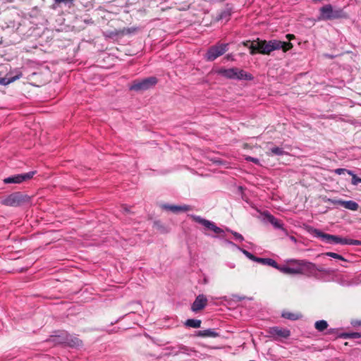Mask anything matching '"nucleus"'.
<instances>
[{"mask_svg":"<svg viewBox=\"0 0 361 361\" xmlns=\"http://www.w3.org/2000/svg\"><path fill=\"white\" fill-rule=\"evenodd\" d=\"M293 44L290 42H282L280 40L272 39L269 41L260 40L259 38L253 41L250 47V53L254 55L258 51L262 54H270L275 50L282 49L284 52L290 49Z\"/></svg>","mask_w":361,"mask_h":361,"instance_id":"f257e3e1","label":"nucleus"},{"mask_svg":"<svg viewBox=\"0 0 361 361\" xmlns=\"http://www.w3.org/2000/svg\"><path fill=\"white\" fill-rule=\"evenodd\" d=\"M348 14L343 8H334L331 4H326L319 8L318 20H333L338 19H345Z\"/></svg>","mask_w":361,"mask_h":361,"instance_id":"f03ea898","label":"nucleus"},{"mask_svg":"<svg viewBox=\"0 0 361 361\" xmlns=\"http://www.w3.org/2000/svg\"><path fill=\"white\" fill-rule=\"evenodd\" d=\"M310 233L316 238H320L322 241L329 244L351 245V240L341 238L338 235L325 233L317 228H310Z\"/></svg>","mask_w":361,"mask_h":361,"instance_id":"7ed1b4c3","label":"nucleus"},{"mask_svg":"<svg viewBox=\"0 0 361 361\" xmlns=\"http://www.w3.org/2000/svg\"><path fill=\"white\" fill-rule=\"evenodd\" d=\"M287 264L291 269L298 271L296 274H311L313 270L315 269L314 264L305 260L291 259L287 261Z\"/></svg>","mask_w":361,"mask_h":361,"instance_id":"20e7f679","label":"nucleus"},{"mask_svg":"<svg viewBox=\"0 0 361 361\" xmlns=\"http://www.w3.org/2000/svg\"><path fill=\"white\" fill-rule=\"evenodd\" d=\"M156 77L152 76L142 80H135L129 87V90L135 92H142L153 87L157 83Z\"/></svg>","mask_w":361,"mask_h":361,"instance_id":"39448f33","label":"nucleus"},{"mask_svg":"<svg viewBox=\"0 0 361 361\" xmlns=\"http://www.w3.org/2000/svg\"><path fill=\"white\" fill-rule=\"evenodd\" d=\"M217 73L228 79L250 80L252 78L251 75L237 68H220L217 71Z\"/></svg>","mask_w":361,"mask_h":361,"instance_id":"423d86ee","label":"nucleus"},{"mask_svg":"<svg viewBox=\"0 0 361 361\" xmlns=\"http://www.w3.org/2000/svg\"><path fill=\"white\" fill-rule=\"evenodd\" d=\"M228 49V44H220L218 43L214 46H212L207 50L205 54V59L208 61H213L219 56H222Z\"/></svg>","mask_w":361,"mask_h":361,"instance_id":"0eeeda50","label":"nucleus"},{"mask_svg":"<svg viewBox=\"0 0 361 361\" xmlns=\"http://www.w3.org/2000/svg\"><path fill=\"white\" fill-rule=\"evenodd\" d=\"M29 197L23 195L20 192H13L4 199L1 202L2 204L9 207H18L27 202Z\"/></svg>","mask_w":361,"mask_h":361,"instance_id":"6e6552de","label":"nucleus"},{"mask_svg":"<svg viewBox=\"0 0 361 361\" xmlns=\"http://www.w3.org/2000/svg\"><path fill=\"white\" fill-rule=\"evenodd\" d=\"M36 171H30L28 173L17 174L14 176H9L6 178L4 180V183L6 184L10 183H21L25 180L31 179L33 176L35 174Z\"/></svg>","mask_w":361,"mask_h":361,"instance_id":"1a4fd4ad","label":"nucleus"},{"mask_svg":"<svg viewBox=\"0 0 361 361\" xmlns=\"http://www.w3.org/2000/svg\"><path fill=\"white\" fill-rule=\"evenodd\" d=\"M190 217L195 222L204 226L208 230L213 231L216 234H220L223 232V230L221 228L216 226L214 224V223H213L209 220H207L205 219H203L200 216L192 214V215H190Z\"/></svg>","mask_w":361,"mask_h":361,"instance_id":"9d476101","label":"nucleus"},{"mask_svg":"<svg viewBox=\"0 0 361 361\" xmlns=\"http://www.w3.org/2000/svg\"><path fill=\"white\" fill-rule=\"evenodd\" d=\"M160 207L162 209L170 211L174 214H178L180 212H184L189 210H191V207L189 205L183 204V205H172L169 204H160Z\"/></svg>","mask_w":361,"mask_h":361,"instance_id":"9b49d317","label":"nucleus"},{"mask_svg":"<svg viewBox=\"0 0 361 361\" xmlns=\"http://www.w3.org/2000/svg\"><path fill=\"white\" fill-rule=\"evenodd\" d=\"M269 334L275 339L278 338H287L290 336V331L287 329H283L278 326H274L270 328Z\"/></svg>","mask_w":361,"mask_h":361,"instance_id":"f8f14e48","label":"nucleus"},{"mask_svg":"<svg viewBox=\"0 0 361 361\" xmlns=\"http://www.w3.org/2000/svg\"><path fill=\"white\" fill-rule=\"evenodd\" d=\"M207 303V299L203 294L197 295L193 302L191 309L193 312H198L205 307Z\"/></svg>","mask_w":361,"mask_h":361,"instance_id":"ddd939ff","label":"nucleus"},{"mask_svg":"<svg viewBox=\"0 0 361 361\" xmlns=\"http://www.w3.org/2000/svg\"><path fill=\"white\" fill-rule=\"evenodd\" d=\"M263 216L264 221L270 223L276 228L283 230L282 221L276 219L268 212H264Z\"/></svg>","mask_w":361,"mask_h":361,"instance_id":"4468645a","label":"nucleus"},{"mask_svg":"<svg viewBox=\"0 0 361 361\" xmlns=\"http://www.w3.org/2000/svg\"><path fill=\"white\" fill-rule=\"evenodd\" d=\"M332 202L334 204H337L343 207V208L351 210V211H357L359 208L358 204L356 202L353 201V200L345 201V200H338L332 201Z\"/></svg>","mask_w":361,"mask_h":361,"instance_id":"2eb2a0df","label":"nucleus"},{"mask_svg":"<svg viewBox=\"0 0 361 361\" xmlns=\"http://www.w3.org/2000/svg\"><path fill=\"white\" fill-rule=\"evenodd\" d=\"M65 345L70 348H78L82 345V341L78 336L68 334Z\"/></svg>","mask_w":361,"mask_h":361,"instance_id":"dca6fc26","label":"nucleus"},{"mask_svg":"<svg viewBox=\"0 0 361 361\" xmlns=\"http://www.w3.org/2000/svg\"><path fill=\"white\" fill-rule=\"evenodd\" d=\"M195 336L199 337H209V338H215L219 336V334L216 333L212 329H208L205 330H200L195 332Z\"/></svg>","mask_w":361,"mask_h":361,"instance_id":"f3484780","label":"nucleus"},{"mask_svg":"<svg viewBox=\"0 0 361 361\" xmlns=\"http://www.w3.org/2000/svg\"><path fill=\"white\" fill-rule=\"evenodd\" d=\"M267 156H283L287 154L282 147L273 146L266 152Z\"/></svg>","mask_w":361,"mask_h":361,"instance_id":"a211bd4d","label":"nucleus"},{"mask_svg":"<svg viewBox=\"0 0 361 361\" xmlns=\"http://www.w3.org/2000/svg\"><path fill=\"white\" fill-rule=\"evenodd\" d=\"M22 76L21 73H18L14 76H8L1 78L0 77V85H6L10 84L11 82H14L15 80L19 79Z\"/></svg>","mask_w":361,"mask_h":361,"instance_id":"6ab92c4d","label":"nucleus"},{"mask_svg":"<svg viewBox=\"0 0 361 361\" xmlns=\"http://www.w3.org/2000/svg\"><path fill=\"white\" fill-rule=\"evenodd\" d=\"M256 262H259L260 264H262L264 265H267V266H270V267H274L276 269L278 267L277 262L275 260H274L273 259H271V258H260V257H257V259H256Z\"/></svg>","mask_w":361,"mask_h":361,"instance_id":"aec40b11","label":"nucleus"},{"mask_svg":"<svg viewBox=\"0 0 361 361\" xmlns=\"http://www.w3.org/2000/svg\"><path fill=\"white\" fill-rule=\"evenodd\" d=\"M276 269L279 270L281 272H282L285 274H289V275L296 274V273L298 272L297 270L291 269L290 267L288 265V264L287 265H283V266L278 264Z\"/></svg>","mask_w":361,"mask_h":361,"instance_id":"412c9836","label":"nucleus"},{"mask_svg":"<svg viewBox=\"0 0 361 361\" xmlns=\"http://www.w3.org/2000/svg\"><path fill=\"white\" fill-rule=\"evenodd\" d=\"M67 335V332H61L60 334L53 336L52 340L56 343L66 345Z\"/></svg>","mask_w":361,"mask_h":361,"instance_id":"4be33fe9","label":"nucleus"},{"mask_svg":"<svg viewBox=\"0 0 361 361\" xmlns=\"http://www.w3.org/2000/svg\"><path fill=\"white\" fill-rule=\"evenodd\" d=\"M201 320L195 319H187L185 322V325L188 327L192 328H200L201 325Z\"/></svg>","mask_w":361,"mask_h":361,"instance_id":"5701e85b","label":"nucleus"},{"mask_svg":"<svg viewBox=\"0 0 361 361\" xmlns=\"http://www.w3.org/2000/svg\"><path fill=\"white\" fill-rule=\"evenodd\" d=\"M315 329L319 331H323L328 327V323L325 320H319L314 324Z\"/></svg>","mask_w":361,"mask_h":361,"instance_id":"b1692460","label":"nucleus"},{"mask_svg":"<svg viewBox=\"0 0 361 361\" xmlns=\"http://www.w3.org/2000/svg\"><path fill=\"white\" fill-rule=\"evenodd\" d=\"M282 317L285 319L295 321L300 319L301 315L299 314H295L289 312H284L282 313Z\"/></svg>","mask_w":361,"mask_h":361,"instance_id":"393cba45","label":"nucleus"},{"mask_svg":"<svg viewBox=\"0 0 361 361\" xmlns=\"http://www.w3.org/2000/svg\"><path fill=\"white\" fill-rule=\"evenodd\" d=\"M339 337L348 339V338H361V333L353 332V333H343L340 334Z\"/></svg>","mask_w":361,"mask_h":361,"instance_id":"a878e982","label":"nucleus"},{"mask_svg":"<svg viewBox=\"0 0 361 361\" xmlns=\"http://www.w3.org/2000/svg\"><path fill=\"white\" fill-rule=\"evenodd\" d=\"M178 349H179L180 353H183L188 355H190V352H195L193 349L183 344L178 345Z\"/></svg>","mask_w":361,"mask_h":361,"instance_id":"bb28decb","label":"nucleus"},{"mask_svg":"<svg viewBox=\"0 0 361 361\" xmlns=\"http://www.w3.org/2000/svg\"><path fill=\"white\" fill-rule=\"evenodd\" d=\"M348 174L352 176V184L354 185H357L359 183H361V178L357 176L356 174L353 173V171H348Z\"/></svg>","mask_w":361,"mask_h":361,"instance_id":"cd10ccee","label":"nucleus"},{"mask_svg":"<svg viewBox=\"0 0 361 361\" xmlns=\"http://www.w3.org/2000/svg\"><path fill=\"white\" fill-rule=\"evenodd\" d=\"M326 255L329 256V257H331L332 258H334V259H340V260H342V261H345V259H344V257L337 253H335V252H326L325 253Z\"/></svg>","mask_w":361,"mask_h":361,"instance_id":"c85d7f7f","label":"nucleus"},{"mask_svg":"<svg viewBox=\"0 0 361 361\" xmlns=\"http://www.w3.org/2000/svg\"><path fill=\"white\" fill-rule=\"evenodd\" d=\"M240 251L247 257L249 258L250 259L254 261V262H256V259H257V257L254 256L252 253H250V252L244 250V249H240Z\"/></svg>","mask_w":361,"mask_h":361,"instance_id":"c756f323","label":"nucleus"},{"mask_svg":"<svg viewBox=\"0 0 361 361\" xmlns=\"http://www.w3.org/2000/svg\"><path fill=\"white\" fill-rule=\"evenodd\" d=\"M168 350H170L171 352L167 354L168 355H178V353H180V351H179V349H178V346L177 347H169L167 348Z\"/></svg>","mask_w":361,"mask_h":361,"instance_id":"7c9ffc66","label":"nucleus"},{"mask_svg":"<svg viewBox=\"0 0 361 361\" xmlns=\"http://www.w3.org/2000/svg\"><path fill=\"white\" fill-rule=\"evenodd\" d=\"M348 171H350V170H348L343 168H339L334 170L335 173L338 175L345 174V173H348Z\"/></svg>","mask_w":361,"mask_h":361,"instance_id":"2f4dec72","label":"nucleus"},{"mask_svg":"<svg viewBox=\"0 0 361 361\" xmlns=\"http://www.w3.org/2000/svg\"><path fill=\"white\" fill-rule=\"evenodd\" d=\"M54 3L57 5H59L61 4H72L74 0H54Z\"/></svg>","mask_w":361,"mask_h":361,"instance_id":"473e14b6","label":"nucleus"},{"mask_svg":"<svg viewBox=\"0 0 361 361\" xmlns=\"http://www.w3.org/2000/svg\"><path fill=\"white\" fill-rule=\"evenodd\" d=\"M232 233H233V236L235 237V240H239V241H243L244 240L243 236L240 233H238L235 231H232Z\"/></svg>","mask_w":361,"mask_h":361,"instance_id":"72a5a7b5","label":"nucleus"},{"mask_svg":"<svg viewBox=\"0 0 361 361\" xmlns=\"http://www.w3.org/2000/svg\"><path fill=\"white\" fill-rule=\"evenodd\" d=\"M245 159L247 161H251L252 163H255L256 164H259V159H257V158H255V157H247L245 158Z\"/></svg>","mask_w":361,"mask_h":361,"instance_id":"f704fd0d","label":"nucleus"},{"mask_svg":"<svg viewBox=\"0 0 361 361\" xmlns=\"http://www.w3.org/2000/svg\"><path fill=\"white\" fill-rule=\"evenodd\" d=\"M351 245H361V240H351Z\"/></svg>","mask_w":361,"mask_h":361,"instance_id":"c9c22d12","label":"nucleus"},{"mask_svg":"<svg viewBox=\"0 0 361 361\" xmlns=\"http://www.w3.org/2000/svg\"><path fill=\"white\" fill-rule=\"evenodd\" d=\"M351 245H361V240H351Z\"/></svg>","mask_w":361,"mask_h":361,"instance_id":"e433bc0d","label":"nucleus"},{"mask_svg":"<svg viewBox=\"0 0 361 361\" xmlns=\"http://www.w3.org/2000/svg\"><path fill=\"white\" fill-rule=\"evenodd\" d=\"M316 271H319V272H324L325 271L324 269L323 268H318L315 266V269L313 270L312 273L311 274H313L314 273H315Z\"/></svg>","mask_w":361,"mask_h":361,"instance_id":"4c0bfd02","label":"nucleus"},{"mask_svg":"<svg viewBox=\"0 0 361 361\" xmlns=\"http://www.w3.org/2000/svg\"><path fill=\"white\" fill-rule=\"evenodd\" d=\"M252 42H251L250 41H246V42H243V44H244V46H245L250 49V47Z\"/></svg>","mask_w":361,"mask_h":361,"instance_id":"58836bf2","label":"nucleus"},{"mask_svg":"<svg viewBox=\"0 0 361 361\" xmlns=\"http://www.w3.org/2000/svg\"><path fill=\"white\" fill-rule=\"evenodd\" d=\"M122 209L123 210V212L127 213L129 212V209L126 206H122Z\"/></svg>","mask_w":361,"mask_h":361,"instance_id":"ea45409f","label":"nucleus"},{"mask_svg":"<svg viewBox=\"0 0 361 361\" xmlns=\"http://www.w3.org/2000/svg\"><path fill=\"white\" fill-rule=\"evenodd\" d=\"M286 37H287L288 39H291L292 38H293V37H294V36H293V35H286Z\"/></svg>","mask_w":361,"mask_h":361,"instance_id":"a19ab883","label":"nucleus"},{"mask_svg":"<svg viewBox=\"0 0 361 361\" xmlns=\"http://www.w3.org/2000/svg\"><path fill=\"white\" fill-rule=\"evenodd\" d=\"M290 238H291V240H293L295 242L296 241V239L295 237L292 236Z\"/></svg>","mask_w":361,"mask_h":361,"instance_id":"79ce46f5","label":"nucleus"}]
</instances>
